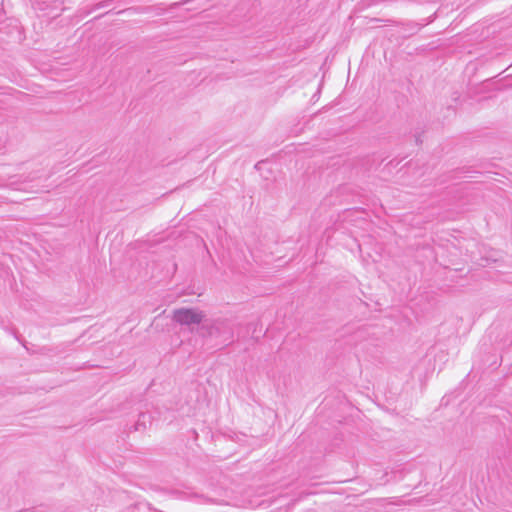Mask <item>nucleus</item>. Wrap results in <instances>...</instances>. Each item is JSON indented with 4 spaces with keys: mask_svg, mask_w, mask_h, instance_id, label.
I'll list each match as a JSON object with an SVG mask.
<instances>
[{
    "mask_svg": "<svg viewBox=\"0 0 512 512\" xmlns=\"http://www.w3.org/2000/svg\"><path fill=\"white\" fill-rule=\"evenodd\" d=\"M206 315L196 308H179L173 311V321L182 326L200 325Z\"/></svg>",
    "mask_w": 512,
    "mask_h": 512,
    "instance_id": "f257e3e1",
    "label": "nucleus"
},
{
    "mask_svg": "<svg viewBox=\"0 0 512 512\" xmlns=\"http://www.w3.org/2000/svg\"><path fill=\"white\" fill-rule=\"evenodd\" d=\"M151 417L147 413H140L137 422L134 425L135 431H143L146 429V423H151Z\"/></svg>",
    "mask_w": 512,
    "mask_h": 512,
    "instance_id": "f03ea898",
    "label": "nucleus"
},
{
    "mask_svg": "<svg viewBox=\"0 0 512 512\" xmlns=\"http://www.w3.org/2000/svg\"><path fill=\"white\" fill-rule=\"evenodd\" d=\"M218 329L215 325H205L202 324L199 331L200 334L203 336H212L214 333V330Z\"/></svg>",
    "mask_w": 512,
    "mask_h": 512,
    "instance_id": "7ed1b4c3",
    "label": "nucleus"
},
{
    "mask_svg": "<svg viewBox=\"0 0 512 512\" xmlns=\"http://www.w3.org/2000/svg\"><path fill=\"white\" fill-rule=\"evenodd\" d=\"M193 496H194V497H197V498H201L204 502H207V503H208V502H212V500H211V499H209V498H207V497H204V496H202V495L200 496V495L194 494Z\"/></svg>",
    "mask_w": 512,
    "mask_h": 512,
    "instance_id": "20e7f679",
    "label": "nucleus"
},
{
    "mask_svg": "<svg viewBox=\"0 0 512 512\" xmlns=\"http://www.w3.org/2000/svg\"><path fill=\"white\" fill-rule=\"evenodd\" d=\"M409 25L411 26V29L414 31H418L420 29V27L417 23H411Z\"/></svg>",
    "mask_w": 512,
    "mask_h": 512,
    "instance_id": "39448f33",
    "label": "nucleus"
},
{
    "mask_svg": "<svg viewBox=\"0 0 512 512\" xmlns=\"http://www.w3.org/2000/svg\"><path fill=\"white\" fill-rule=\"evenodd\" d=\"M382 20L381 19H378V18H371L369 20V23H376V22H381Z\"/></svg>",
    "mask_w": 512,
    "mask_h": 512,
    "instance_id": "423d86ee",
    "label": "nucleus"
},
{
    "mask_svg": "<svg viewBox=\"0 0 512 512\" xmlns=\"http://www.w3.org/2000/svg\"><path fill=\"white\" fill-rule=\"evenodd\" d=\"M415 140H416V143H417V144H419V143H421V142H422V141H421V139H420V136H416V139H415Z\"/></svg>",
    "mask_w": 512,
    "mask_h": 512,
    "instance_id": "0eeeda50",
    "label": "nucleus"
},
{
    "mask_svg": "<svg viewBox=\"0 0 512 512\" xmlns=\"http://www.w3.org/2000/svg\"><path fill=\"white\" fill-rule=\"evenodd\" d=\"M103 6H104V4H103V3H98V4L95 6V8H100V7H103Z\"/></svg>",
    "mask_w": 512,
    "mask_h": 512,
    "instance_id": "6e6552de",
    "label": "nucleus"
}]
</instances>
